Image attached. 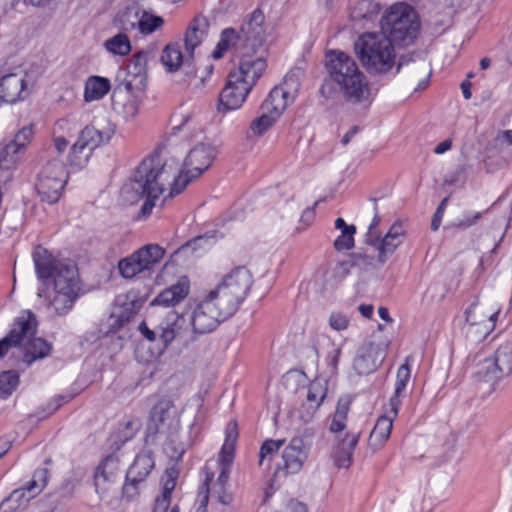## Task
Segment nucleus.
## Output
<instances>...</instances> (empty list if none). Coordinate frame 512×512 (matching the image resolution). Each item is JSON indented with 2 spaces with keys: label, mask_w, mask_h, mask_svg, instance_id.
I'll return each mask as SVG.
<instances>
[{
  "label": "nucleus",
  "mask_w": 512,
  "mask_h": 512,
  "mask_svg": "<svg viewBox=\"0 0 512 512\" xmlns=\"http://www.w3.org/2000/svg\"><path fill=\"white\" fill-rule=\"evenodd\" d=\"M140 162L133 178L121 189V195L129 204L144 200L136 220H146L155 207L181 194L190 182L198 178L206 166H195L194 162Z\"/></svg>",
  "instance_id": "1"
},
{
  "label": "nucleus",
  "mask_w": 512,
  "mask_h": 512,
  "mask_svg": "<svg viewBox=\"0 0 512 512\" xmlns=\"http://www.w3.org/2000/svg\"><path fill=\"white\" fill-rule=\"evenodd\" d=\"M37 278L44 282L53 279V291L39 287L37 295L48 300V306L57 316H66L74 307L81 292V280L76 264L71 260L55 259L47 249L38 246L33 251Z\"/></svg>",
  "instance_id": "2"
},
{
  "label": "nucleus",
  "mask_w": 512,
  "mask_h": 512,
  "mask_svg": "<svg viewBox=\"0 0 512 512\" xmlns=\"http://www.w3.org/2000/svg\"><path fill=\"white\" fill-rule=\"evenodd\" d=\"M237 438V424L236 422L231 421L226 426L225 441L219 455V475L215 479L213 473L206 472L205 480L199 487L197 494V503L199 506L196 512H206V507L210 498L222 505L231 504L233 500V493L229 484V471L234 459Z\"/></svg>",
  "instance_id": "3"
},
{
  "label": "nucleus",
  "mask_w": 512,
  "mask_h": 512,
  "mask_svg": "<svg viewBox=\"0 0 512 512\" xmlns=\"http://www.w3.org/2000/svg\"><path fill=\"white\" fill-rule=\"evenodd\" d=\"M326 58L330 80L343 98L353 104L369 102V83L356 61L342 51H331Z\"/></svg>",
  "instance_id": "4"
},
{
  "label": "nucleus",
  "mask_w": 512,
  "mask_h": 512,
  "mask_svg": "<svg viewBox=\"0 0 512 512\" xmlns=\"http://www.w3.org/2000/svg\"><path fill=\"white\" fill-rule=\"evenodd\" d=\"M36 329V316L29 310L22 311L14 319L9 333L0 339V358L20 346H23V362L27 366L49 356L52 345L43 338L34 337Z\"/></svg>",
  "instance_id": "5"
},
{
  "label": "nucleus",
  "mask_w": 512,
  "mask_h": 512,
  "mask_svg": "<svg viewBox=\"0 0 512 512\" xmlns=\"http://www.w3.org/2000/svg\"><path fill=\"white\" fill-rule=\"evenodd\" d=\"M251 285L252 277L248 269L237 267L226 274L205 297L228 319L244 302Z\"/></svg>",
  "instance_id": "6"
},
{
  "label": "nucleus",
  "mask_w": 512,
  "mask_h": 512,
  "mask_svg": "<svg viewBox=\"0 0 512 512\" xmlns=\"http://www.w3.org/2000/svg\"><path fill=\"white\" fill-rule=\"evenodd\" d=\"M355 53L370 74H385L395 64L394 44L381 33H364L354 43Z\"/></svg>",
  "instance_id": "7"
},
{
  "label": "nucleus",
  "mask_w": 512,
  "mask_h": 512,
  "mask_svg": "<svg viewBox=\"0 0 512 512\" xmlns=\"http://www.w3.org/2000/svg\"><path fill=\"white\" fill-rule=\"evenodd\" d=\"M382 33L392 44L408 46L414 42L419 30L416 13L406 3H397L389 8L381 19Z\"/></svg>",
  "instance_id": "8"
},
{
  "label": "nucleus",
  "mask_w": 512,
  "mask_h": 512,
  "mask_svg": "<svg viewBox=\"0 0 512 512\" xmlns=\"http://www.w3.org/2000/svg\"><path fill=\"white\" fill-rule=\"evenodd\" d=\"M349 405L348 399L340 398L329 425V431L335 434L333 457L335 464L339 468L349 467L354 450L359 441L358 433H343L346 428Z\"/></svg>",
  "instance_id": "9"
},
{
  "label": "nucleus",
  "mask_w": 512,
  "mask_h": 512,
  "mask_svg": "<svg viewBox=\"0 0 512 512\" xmlns=\"http://www.w3.org/2000/svg\"><path fill=\"white\" fill-rule=\"evenodd\" d=\"M500 307L476 299L465 310L462 332L471 342L484 340L495 328Z\"/></svg>",
  "instance_id": "10"
},
{
  "label": "nucleus",
  "mask_w": 512,
  "mask_h": 512,
  "mask_svg": "<svg viewBox=\"0 0 512 512\" xmlns=\"http://www.w3.org/2000/svg\"><path fill=\"white\" fill-rule=\"evenodd\" d=\"M73 166L74 162H68ZM69 176L66 162H47L38 176L37 191L43 202L55 204L60 199L61 193Z\"/></svg>",
  "instance_id": "11"
},
{
  "label": "nucleus",
  "mask_w": 512,
  "mask_h": 512,
  "mask_svg": "<svg viewBox=\"0 0 512 512\" xmlns=\"http://www.w3.org/2000/svg\"><path fill=\"white\" fill-rule=\"evenodd\" d=\"M266 36L265 16L261 10L256 9L240 27L238 32V51L266 54Z\"/></svg>",
  "instance_id": "12"
},
{
  "label": "nucleus",
  "mask_w": 512,
  "mask_h": 512,
  "mask_svg": "<svg viewBox=\"0 0 512 512\" xmlns=\"http://www.w3.org/2000/svg\"><path fill=\"white\" fill-rule=\"evenodd\" d=\"M141 334L149 341L159 340L163 348H167L178 337H182L189 330L186 314L169 311L162 318L155 329H150L145 322L139 326Z\"/></svg>",
  "instance_id": "13"
},
{
  "label": "nucleus",
  "mask_w": 512,
  "mask_h": 512,
  "mask_svg": "<svg viewBox=\"0 0 512 512\" xmlns=\"http://www.w3.org/2000/svg\"><path fill=\"white\" fill-rule=\"evenodd\" d=\"M163 256V248L157 244H148L119 261L120 274L126 279H131L141 272L150 270Z\"/></svg>",
  "instance_id": "14"
},
{
  "label": "nucleus",
  "mask_w": 512,
  "mask_h": 512,
  "mask_svg": "<svg viewBox=\"0 0 512 512\" xmlns=\"http://www.w3.org/2000/svg\"><path fill=\"white\" fill-rule=\"evenodd\" d=\"M512 373V341L502 343L495 351L494 357L485 359L479 366L477 374L484 382L495 384Z\"/></svg>",
  "instance_id": "15"
},
{
  "label": "nucleus",
  "mask_w": 512,
  "mask_h": 512,
  "mask_svg": "<svg viewBox=\"0 0 512 512\" xmlns=\"http://www.w3.org/2000/svg\"><path fill=\"white\" fill-rule=\"evenodd\" d=\"M154 465L155 461L150 451H143L135 457L126 474V483L123 486L125 497L132 499L139 493Z\"/></svg>",
  "instance_id": "16"
},
{
  "label": "nucleus",
  "mask_w": 512,
  "mask_h": 512,
  "mask_svg": "<svg viewBox=\"0 0 512 512\" xmlns=\"http://www.w3.org/2000/svg\"><path fill=\"white\" fill-rule=\"evenodd\" d=\"M48 471L45 468L37 469L32 479L25 487L15 489L0 504V512L17 510L24 507L32 498L37 496L47 483Z\"/></svg>",
  "instance_id": "17"
},
{
  "label": "nucleus",
  "mask_w": 512,
  "mask_h": 512,
  "mask_svg": "<svg viewBox=\"0 0 512 512\" xmlns=\"http://www.w3.org/2000/svg\"><path fill=\"white\" fill-rule=\"evenodd\" d=\"M282 92L270 91L267 98L260 106V115L250 124V131L254 136H262L268 131L286 109L282 101Z\"/></svg>",
  "instance_id": "18"
},
{
  "label": "nucleus",
  "mask_w": 512,
  "mask_h": 512,
  "mask_svg": "<svg viewBox=\"0 0 512 512\" xmlns=\"http://www.w3.org/2000/svg\"><path fill=\"white\" fill-rule=\"evenodd\" d=\"M189 329L194 333L205 334L212 332L221 322L227 320L220 310L206 297L194 308L192 313L186 314Z\"/></svg>",
  "instance_id": "19"
},
{
  "label": "nucleus",
  "mask_w": 512,
  "mask_h": 512,
  "mask_svg": "<svg viewBox=\"0 0 512 512\" xmlns=\"http://www.w3.org/2000/svg\"><path fill=\"white\" fill-rule=\"evenodd\" d=\"M241 58L236 69L232 70L233 78L240 79L253 88L267 69L265 54L240 52Z\"/></svg>",
  "instance_id": "20"
},
{
  "label": "nucleus",
  "mask_w": 512,
  "mask_h": 512,
  "mask_svg": "<svg viewBox=\"0 0 512 512\" xmlns=\"http://www.w3.org/2000/svg\"><path fill=\"white\" fill-rule=\"evenodd\" d=\"M251 90L252 88L240 79H234L233 73L230 72L227 83L220 93L218 111L227 112L240 108Z\"/></svg>",
  "instance_id": "21"
},
{
  "label": "nucleus",
  "mask_w": 512,
  "mask_h": 512,
  "mask_svg": "<svg viewBox=\"0 0 512 512\" xmlns=\"http://www.w3.org/2000/svg\"><path fill=\"white\" fill-rule=\"evenodd\" d=\"M146 90H130L123 82L114 90L113 108L126 119H133L139 112Z\"/></svg>",
  "instance_id": "22"
},
{
  "label": "nucleus",
  "mask_w": 512,
  "mask_h": 512,
  "mask_svg": "<svg viewBox=\"0 0 512 512\" xmlns=\"http://www.w3.org/2000/svg\"><path fill=\"white\" fill-rule=\"evenodd\" d=\"M119 479V459L116 455H108L96 468L94 485L97 494L106 495Z\"/></svg>",
  "instance_id": "23"
},
{
  "label": "nucleus",
  "mask_w": 512,
  "mask_h": 512,
  "mask_svg": "<svg viewBox=\"0 0 512 512\" xmlns=\"http://www.w3.org/2000/svg\"><path fill=\"white\" fill-rule=\"evenodd\" d=\"M385 352L374 343H365L357 350L353 361V369L358 375L374 372L383 362Z\"/></svg>",
  "instance_id": "24"
},
{
  "label": "nucleus",
  "mask_w": 512,
  "mask_h": 512,
  "mask_svg": "<svg viewBox=\"0 0 512 512\" xmlns=\"http://www.w3.org/2000/svg\"><path fill=\"white\" fill-rule=\"evenodd\" d=\"M406 235L403 221H395L382 237L381 234L377 237V241L370 243L369 246L374 247L378 251V260L382 263L386 261L388 255L394 253V251L403 243Z\"/></svg>",
  "instance_id": "25"
},
{
  "label": "nucleus",
  "mask_w": 512,
  "mask_h": 512,
  "mask_svg": "<svg viewBox=\"0 0 512 512\" xmlns=\"http://www.w3.org/2000/svg\"><path fill=\"white\" fill-rule=\"evenodd\" d=\"M147 60L148 53L139 51L133 55L128 66L125 78L121 81L128 89L141 92L147 87Z\"/></svg>",
  "instance_id": "26"
},
{
  "label": "nucleus",
  "mask_w": 512,
  "mask_h": 512,
  "mask_svg": "<svg viewBox=\"0 0 512 512\" xmlns=\"http://www.w3.org/2000/svg\"><path fill=\"white\" fill-rule=\"evenodd\" d=\"M307 458L304 441L300 437H294L283 449L281 463H277L279 469H284L289 474L298 473Z\"/></svg>",
  "instance_id": "27"
},
{
  "label": "nucleus",
  "mask_w": 512,
  "mask_h": 512,
  "mask_svg": "<svg viewBox=\"0 0 512 512\" xmlns=\"http://www.w3.org/2000/svg\"><path fill=\"white\" fill-rule=\"evenodd\" d=\"M328 382L325 378H316L308 386L306 400L301 407V418L309 422L318 408L323 403L327 390Z\"/></svg>",
  "instance_id": "28"
},
{
  "label": "nucleus",
  "mask_w": 512,
  "mask_h": 512,
  "mask_svg": "<svg viewBox=\"0 0 512 512\" xmlns=\"http://www.w3.org/2000/svg\"><path fill=\"white\" fill-rule=\"evenodd\" d=\"M176 409L170 400L158 401L150 412L149 430L155 433H163L176 422Z\"/></svg>",
  "instance_id": "29"
},
{
  "label": "nucleus",
  "mask_w": 512,
  "mask_h": 512,
  "mask_svg": "<svg viewBox=\"0 0 512 512\" xmlns=\"http://www.w3.org/2000/svg\"><path fill=\"white\" fill-rule=\"evenodd\" d=\"M190 292V281L186 276L180 277L177 282L163 291H161L157 297H155L151 305L172 307L183 301Z\"/></svg>",
  "instance_id": "30"
},
{
  "label": "nucleus",
  "mask_w": 512,
  "mask_h": 512,
  "mask_svg": "<svg viewBox=\"0 0 512 512\" xmlns=\"http://www.w3.org/2000/svg\"><path fill=\"white\" fill-rule=\"evenodd\" d=\"M33 136L34 131L32 126L23 127L15 134L14 138L9 143L0 146V160L24 157Z\"/></svg>",
  "instance_id": "31"
},
{
  "label": "nucleus",
  "mask_w": 512,
  "mask_h": 512,
  "mask_svg": "<svg viewBox=\"0 0 512 512\" xmlns=\"http://www.w3.org/2000/svg\"><path fill=\"white\" fill-rule=\"evenodd\" d=\"M187 146L175 136L162 139L144 160H177L185 155Z\"/></svg>",
  "instance_id": "32"
},
{
  "label": "nucleus",
  "mask_w": 512,
  "mask_h": 512,
  "mask_svg": "<svg viewBox=\"0 0 512 512\" xmlns=\"http://www.w3.org/2000/svg\"><path fill=\"white\" fill-rule=\"evenodd\" d=\"M24 78L16 73L4 75L0 78V100L6 103H15L22 99L25 92Z\"/></svg>",
  "instance_id": "33"
},
{
  "label": "nucleus",
  "mask_w": 512,
  "mask_h": 512,
  "mask_svg": "<svg viewBox=\"0 0 512 512\" xmlns=\"http://www.w3.org/2000/svg\"><path fill=\"white\" fill-rule=\"evenodd\" d=\"M209 23L205 17L196 16L187 28L184 45L188 58H193L194 50L207 35Z\"/></svg>",
  "instance_id": "34"
},
{
  "label": "nucleus",
  "mask_w": 512,
  "mask_h": 512,
  "mask_svg": "<svg viewBox=\"0 0 512 512\" xmlns=\"http://www.w3.org/2000/svg\"><path fill=\"white\" fill-rule=\"evenodd\" d=\"M105 141L101 131L92 126H86L79 135L78 140L71 147V156L79 157L84 150L89 152L100 146Z\"/></svg>",
  "instance_id": "35"
},
{
  "label": "nucleus",
  "mask_w": 512,
  "mask_h": 512,
  "mask_svg": "<svg viewBox=\"0 0 512 512\" xmlns=\"http://www.w3.org/2000/svg\"><path fill=\"white\" fill-rule=\"evenodd\" d=\"M395 418L388 415H381L370 433L369 444L373 450H378L383 447L386 441L389 439L393 422Z\"/></svg>",
  "instance_id": "36"
},
{
  "label": "nucleus",
  "mask_w": 512,
  "mask_h": 512,
  "mask_svg": "<svg viewBox=\"0 0 512 512\" xmlns=\"http://www.w3.org/2000/svg\"><path fill=\"white\" fill-rule=\"evenodd\" d=\"M302 75L303 72L301 69H293L284 77L283 85L281 87H274L271 90H279L282 92V101L285 103V108L287 107L289 100L292 101L298 92Z\"/></svg>",
  "instance_id": "37"
},
{
  "label": "nucleus",
  "mask_w": 512,
  "mask_h": 512,
  "mask_svg": "<svg viewBox=\"0 0 512 512\" xmlns=\"http://www.w3.org/2000/svg\"><path fill=\"white\" fill-rule=\"evenodd\" d=\"M110 90V81L100 76H91L85 84L84 99L87 102L102 99Z\"/></svg>",
  "instance_id": "38"
},
{
  "label": "nucleus",
  "mask_w": 512,
  "mask_h": 512,
  "mask_svg": "<svg viewBox=\"0 0 512 512\" xmlns=\"http://www.w3.org/2000/svg\"><path fill=\"white\" fill-rule=\"evenodd\" d=\"M181 47L178 43L168 44L162 51L161 62L169 72L179 69L183 63Z\"/></svg>",
  "instance_id": "39"
},
{
  "label": "nucleus",
  "mask_w": 512,
  "mask_h": 512,
  "mask_svg": "<svg viewBox=\"0 0 512 512\" xmlns=\"http://www.w3.org/2000/svg\"><path fill=\"white\" fill-rule=\"evenodd\" d=\"M381 5L377 0H358L352 8V16L356 20L373 19L379 14Z\"/></svg>",
  "instance_id": "40"
},
{
  "label": "nucleus",
  "mask_w": 512,
  "mask_h": 512,
  "mask_svg": "<svg viewBox=\"0 0 512 512\" xmlns=\"http://www.w3.org/2000/svg\"><path fill=\"white\" fill-rule=\"evenodd\" d=\"M220 156V148L211 143H199L191 149H187L188 160H215Z\"/></svg>",
  "instance_id": "41"
},
{
  "label": "nucleus",
  "mask_w": 512,
  "mask_h": 512,
  "mask_svg": "<svg viewBox=\"0 0 512 512\" xmlns=\"http://www.w3.org/2000/svg\"><path fill=\"white\" fill-rule=\"evenodd\" d=\"M104 47L112 54L125 56L131 51V44L126 34L119 33L104 42Z\"/></svg>",
  "instance_id": "42"
},
{
  "label": "nucleus",
  "mask_w": 512,
  "mask_h": 512,
  "mask_svg": "<svg viewBox=\"0 0 512 512\" xmlns=\"http://www.w3.org/2000/svg\"><path fill=\"white\" fill-rule=\"evenodd\" d=\"M285 440L283 439H267L265 440L259 451V465H267L270 466V463L276 453L280 450V448L284 445Z\"/></svg>",
  "instance_id": "43"
},
{
  "label": "nucleus",
  "mask_w": 512,
  "mask_h": 512,
  "mask_svg": "<svg viewBox=\"0 0 512 512\" xmlns=\"http://www.w3.org/2000/svg\"><path fill=\"white\" fill-rule=\"evenodd\" d=\"M234 45L238 48V33H236L232 28L223 30L221 39L218 42L216 49L213 51V58L220 59L224 53Z\"/></svg>",
  "instance_id": "44"
},
{
  "label": "nucleus",
  "mask_w": 512,
  "mask_h": 512,
  "mask_svg": "<svg viewBox=\"0 0 512 512\" xmlns=\"http://www.w3.org/2000/svg\"><path fill=\"white\" fill-rule=\"evenodd\" d=\"M128 317L124 314L112 313L107 320V329L104 331L105 336L102 339V344L112 341L115 334L127 323Z\"/></svg>",
  "instance_id": "45"
},
{
  "label": "nucleus",
  "mask_w": 512,
  "mask_h": 512,
  "mask_svg": "<svg viewBox=\"0 0 512 512\" xmlns=\"http://www.w3.org/2000/svg\"><path fill=\"white\" fill-rule=\"evenodd\" d=\"M19 374L16 371L8 370L0 373V397L7 398L17 388Z\"/></svg>",
  "instance_id": "46"
},
{
  "label": "nucleus",
  "mask_w": 512,
  "mask_h": 512,
  "mask_svg": "<svg viewBox=\"0 0 512 512\" xmlns=\"http://www.w3.org/2000/svg\"><path fill=\"white\" fill-rule=\"evenodd\" d=\"M179 468L177 464H173L165 470L162 477V491L160 495L171 497L176 487V482L179 477Z\"/></svg>",
  "instance_id": "47"
},
{
  "label": "nucleus",
  "mask_w": 512,
  "mask_h": 512,
  "mask_svg": "<svg viewBox=\"0 0 512 512\" xmlns=\"http://www.w3.org/2000/svg\"><path fill=\"white\" fill-rule=\"evenodd\" d=\"M138 28L142 34H151L156 29L162 26L164 23L163 19L159 16L151 15L147 12H144L142 16L137 21Z\"/></svg>",
  "instance_id": "48"
},
{
  "label": "nucleus",
  "mask_w": 512,
  "mask_h": 512,
  "mask_svg": "<svg viewBox=\"0 0 512 512\" xmlns=\"http://www.w3.org/2000/svg\"><path fill=\"white\" fill-rule=\"evenodd\" d=\"M356 227L350 225V229L341 231V234L335 239L333 246L337 251H346L354 247V235Z\"/></svg>",
  "instance_id": "49"
},
{
  "label": "nucleus",
  "mask_w": 512,
  "mask_h": 512,
  "mask_svg": "<svg viewBox=\"0 0 512 512\" xmlns=\"http://www.w3.org/2000/svg\"><path fill=\"white\" fill-rule=\"evenodd\" d=\"M78 393L79 390L77 388L71 387L66 392L54 396L48 403V414H52L57 411L63 404L71 401Z\"/></svg>",
  "instance_id": "50"
},
{
  "label": "nucleus",
  "mask_w": 512,
  "mask_h": 512,
  "mask_svg": "<svg viewBox=\"0 0 512 512\" xmlns=\"http://www.w3.org/2000/svg\"><path fill=\"white\" fill-rule=\"evenodd\" d=\"M374 216L368 226L367 233L365 235V242L367 245L370 243H373L377 241V237L381 234L380 230L378 229L380 223H381V215L379 213L378 207H377V201L374 199Z\"/></svg>",
  "instance_id": "51"
},
{
  "label": "nucleus",
  "mask_w": 512,
  "mask_h": 512,
  "mask_svg": "<svg viewBox=\"0 0 512 512\" xmlns=\"http://www.w3.org/2000/svg\"><path fill=\"white\" fill-rule=\"evenodd\" d=\"M482 215V212H464L461 216L454 220L453 227L459 230H466L476 225L477 222L481 219Z\"/></svg>",
  "instance_id": "52"
},
{
  "label": "nucleus",
  "mask_w": 512,
  "mask_h": 512,
  "mask_svg": "<svg viewBox=\"0 0 512 512\" xmlns=\"http://www.w3.org/2000/svg\"><path fill=\"white\" fill-rule=\"evenodd\" d=\"M140 428L141 422L139 419H131L127 421L124 425L123 430L118 432L117 440L120 442L121 445H123L124 443L132 439Z\"/></svg>",
  "instance_id": "53"
},
{
  "label": "nucleus",
  "mask_w": 512,
  "mask_h": 512,
  "mask_svg": "<svg viewBox=\"0 0 512 512\" xmlns=\"http://www.w3.org/2000/svg\"><path fill=\"white\" fill-rule=\"evenodd\" d=\"M405 396V392L394 389V393L390 397L388 404L385 406L384 414L392 418H396L402 405V400L405 398Z\"/></svg>",
  "instance_id": "54"
},
{
  "label": "nucleus",
  "mask_w": 512,
  "mask_h": 512,
  "mask_svg": "<svg viewBox=\"0 0 512 512\" xmlns=\"http://www.w3.org/2000/svg\"><path fill=\"white\" fill-rule=\"evenodd\" d=\"M411 377V371L408 363L402 364L396 374L395 389L406 393L407 384Z\"/></svg>",
  "instance_id": "55"
},
{
  "label": "nucleus",
  "mask_w": 512,
  "mask_h": 512,
  "mask_svg": "<svg viewBox=\"0 0 512 512\" xmlns=\"http://www.w3.org/2000/svg\"><path fill=\"white\" fill-rule=\"evenodd\" d=\"M139 17L136 13L128 10L122 13L119 17V21L121 23V29L124 31H130L138 27L137 21Z\"/></svg>",
  "instance_id": "56"
},
{
  "label": "nucleus",
  "mask_w": 512,
  "mask_h": 512,
  "mask_svg": "<svg viewBox=\"0 0 512 512\" xmlns=\"http://www.w3.org/2000/svg\"><path fill=\"white\" fill-rule=\"evenodd\" d=\"M329 325L336 331H343L347 329L349 320L344 314L333 312L329 317Z\"/></svg>",
  "instance_id": "57"
},
{
  "label": "nucleus",
  "mask_w": 512,
  "mask_h": 512,
  "mask_svg": "<svg viewBox=\"0 0 512 512\" xmlns=\"http://www.w3.org/2000/svg\"><path fill=\"white\" fill-rule=\"evenodd\" d=\"M13 162H0V185H6L13 179Z\"/></svg>",
  "instance_id": "58"
},
{
  "label": "nucleus",
  "mask_w": 512,
  "mask_h": 512,
  "mask_svg": "<svg viewBox=\"0 0 512 512\" xmlns=\"http://www.w3.org/2000/svg\"><path fill=\"white\" fill-rule=\"evenodd\" d=\"M447 204H448V198H444L440 202L439 206L437 207V209L433 215L432 221H431V229L433 231H437L439 229L442 219H443V216H444V213H445V209L447 207Z\"/></svg>",
  "instance_id": "59"
},
{
  "label": "nucleus",
  "mask_w": 512,
  "mask_h": 512,
  "mask_svg": "<svg viewBox=\"0 0 512 512\" xmlns=\"http://www.w3.org/2000/svg\"><path fill=\"white\" fill-rule=\"evenodd\" d=\"M171 504V497L159 495L155 499L153 512H167Z\"/></svg>",
  "instance_id": "60"
},
{
  "label": "nucleus",
  "mask_w": 512,
  "mask_h": 512,
  "mask_svg": "<svg viewBox=\"0 0 512 512\" xmlns=\"http://www.w3.org/2000/svg\"><path fill=\"white\" fill-rule=\"evenodd\" d=\"M314 218H315V209H314V207L306 208L303 211V213L301 214V217H300V223L304 224V227L298 228V229L299 230L300 229H304V228L308 227L309 225H311V223L314 221Z\"/></svg>",
  "instance_id": "61"
},
{
  "label": "nucleus",
  "mask_w": 512,
  "mask_h": 512,
  "mask_svg": "<svg viewBox=\"0 0 512 512\" xmlns=\"http://www.w3.org/2000/svg\"><path fill=\"white\" fill-rule=\"evenodd\" d=\"M340 354H341V349L335 348L333 350L332 354L328 356V365L331 367L332 370L337 369Z\"/></svg>",
  "instance_id": "62"
},
{
  "label": "nucleus",
  "mask_w": 512,
  "mask_h": 512,
  "mask_svg": "<svg viewBox=\"0 0 512 512\" xmlns=\"http://www.w3.org/2000/svg\"><path fill=\"white\" fill-rule=\"evenodd\" d=\"M289 512H307V507L304 503L292 500L288 506Z\"/></svg>",
  "instance_id": "63"
},
{
  "label": "nucleus",
  "mask_w": 512,
  "mask_h": 512,
  "mask_svg": "<svg viewBox=\"0 0 512 512\" xmlns=\"http://www.w3.org/2000/svg\"><path fill=\"white\" fill-rule=\"evenodd\" d=\"M497 141L501 144L507 143L512 145V130H505L499 133Z\"/></svg>",
  "instance_id": "64"
}]
</instances>
